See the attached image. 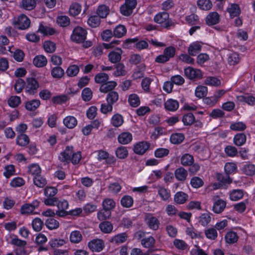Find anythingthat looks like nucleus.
<instances>
[{"mask_svg":"<svg viewBox=\"0 0 255 255\" xmlns=\"http://www.w3.org/2000/svg\"><path fill=\"white\" fill-rule=\"evenodd\" d=\"M88 247L93 252H100L104 249L105 244L101 239H94L89 242Z\"/></svg>","mask_w":255,"mask_h":255,"instance_id":"8","label":"nucleus"},{"mask_svg":"<svg viewBox=\"0 0 255 255\" xmlns=\"http://www.w3.org/2000/svg\"><path fill=\"white\" fill-rule=\"evenodd\" d=\"M128 101L129 105L133 107H137L140 103L139 97L135 94H132L129 95Z\"/></svg>","mask_w":255,"mask_h":255,"instance_id":"40","label":"nucleus"},{"mask_svg":"<svg viewBox=\"0 0 255 255\" xmlns=\"http://www.w3.org/2000/svg\"><path fill=\"white\" fill-rule=\"evenodd\" d=\"M109 12V9L105 5L100 6L97 10V13L101 18L106 17Z\"/></svg>","mask_w":255,"mask_h":255,"instance_id":"58","label":"nucleus"},{"mask_svg":"<svg viewBox=\"0 0 255 255\" xmlns=\"http://www.w3.org/2000/svg\"><path fill=\"white\" fill-rule=\"evenodd\" d=\"M202 45V43L199 41L191 43L188 48V54L192 56H195L201 50Z\"/></svg>","mask_w":255,"mask_h":255,"instance_id":"11","label":"nucleus"},{"mask_svg":"<svg viewBox=\"0 0 255 255\" xmlns=\"http://www.w3.org/2000/svg\"><path fill=\"white\" fill-rule=\"evenodd\" d=\"M197 5L200 9L208 10L211 8L212 3L210 0H198Z\"/></svg>","mask_w":255,"mask_h":255,"instance_id":"37","label":"nucleus"},{"mask_svg":"<svg viewBox=\"0 0 255 255\" xmlns=\"http://www.w3.org/2000/svg\"><path fill=\"white\" fill-rule=\"evenodd\" d=\"M8 105L12 108H16L21 103V99L17 96H12L8 100Z\"/></svg>","mask_w":255,"mask_h":255,"instance_id":"51","label":"nucleus"},{"mask_svg":"<svg viewBox=\"0 0 255 255\" xmlns=\"http://www.w3.org/2000/svg\"><path fill=\"white\" fill-rule=\"evenodd\" d=\"M33 183L38 188H43L47 184L46 179L40 174L34 177L33 178Z\"/></svg>","mask_w":255,"mask_h":255,"instance_id":"33","label":"nucleus"},{"mask_svg":"<svg viewBox=\"0 0 255 255\" xmlns=\"http://www.w3.org/2000/svg\"><path fill=\"white\" fill-rule=\"evenodd\" d=\"M38 30L39 32L43 34L44 35H51L55 32V30L53 28L44 26L42 24H40Z\"/></svg>","mask_w":255,"mask_h":255,"instance_id":"48","label":"nucleus"},{"mask_svg":"<svg viewBox=\"0 0 255 255\" xmlns=\"http://www.w3.org/2000/svg\"><path fill=\"white\" fill-rule=\"evenodd\" d=\"M123 51L121 48H116L111 51L108 54L109 61L112 63H116L121 59Z\"/></svg>","mask_w":255,"mask_h":255,"instance_id":"12","label":"nucleus"},{"mask_svg":"<svg viewBox=\"0 0 255 255\" xmlns=\"http://www.w3.org/2000/svg\"><path fill=\"white\" fill-rule=\"evenodd\" d=\"M31 225L33 229L35 232H39L42 229L43 223L40 218H35L34 220H33Z\"/></svg>","mask_w":255,"mask_h":255,"instance_id":"57","label":"nucleus"},{"mask_svg":"<svg viewBox=\"0 0 255 255\" xmlns=\"http://www.w3.org/2000/svg\"><path fill=\"white\" fill-rule=\"evenodd\" d=\"M154 20L161 26L165 28H168L172 25V21L169 17V14L165 12L157 14L154 16Z\"/></svg>","mask_w":255,"mask_h":255,"instance_id":"2","label":"nucleus"},{"mask_svg":"<svg viewBox=\"0 0 255 255\" xmlns=\"http://www.w3.org/2000/svg\"><path fill=\"white\" fill-rule=\"evenodd\" d=\"M205 83L206 85L211 86H218L221 84L220 80L214 77H207Z\"/></svg>","mask_w":255,"mask_h":255,"instance_id":"61","label":"nucleus"},{"mask_svg":"<svg viewBox=\"0 0 255 255\" xmlns=\"http://www.w3.org/2000/svg\"><path fill=\"white\" fill-rule=\"evenodd\" d=\"M40 105V101L37 99H34L26 102L25 104V107L28 111H32L35 110Z\"/></svg>","mask_w":255,"mask_h":255,"instance_id":"32","label":"nucleus"},{"mask_svg":"<svg viewBox=\"0 0 255 255\" xmlns=\"http://www.w3.org/2000/svg\"><path fill=\"white\" fill-rule=\"evenodd\" d=\"M237 99L239 102H245L250 106H254L255 105V98L249 94L238 96Z\"/></svg>","mask_w":255,"mask_h":255,"instance_id":"21","label":"nucleus"},{"mask_svg":"<svg viewBox=\"0 0 255 255\" xmlns=\"http://www.w3.org/2000/svg\"><path fill=\"white\" fill-rule=\"evenodd\" d=\"M117 86V83L114 81H107L101 85L100 91L102 93H107L114 89Z\"/></svg>","mask_w":255,"mask_h":255,"instance_id":"27","label":"nucleus"},{"mask_svg":"<svg viewBox=\"0 0 255 255\" xmlns=\"http://www.w3.org/2000/svg\"><path fill=\"white\" fill-rule=\"evenodd\" d=\"M111 215V211L103 208L97 213V218L99 220L103 221L109 218Z\"/></svg>","mask_w":255,"mask_h":255,"instance_id":"54","label":"nucleus"},{"mask_svg":"<svg viewBox=\"0 0 255 255\" xmlns=\"http://www.w3.org/2000/svg\"><path fill=\"white\" fill-rule=\"evenodd\" d=\"M124 123L123 117L120 114L114 115L111 119V124L115 127H119Z\"/></svg>","mask_w":255,"mask_h":255,"instance_id":"45","label":"nucleus"},{"mask_svg":"<svg viewBox=\"0 0 255 255\" xmlns=\"http://www.w3.org/2000/svg\"><path fill=\"white\" fill-rule=\"evenodd\" d=\"M117 157L120 159H124L128 155V151L126 147L120 146L116 150Z\"/></svg>","mask_w":255,"mask_h":255,"instance_id":"44","label":"nucleus"},{"mask_svg":"<svg viewBox=\"0 0 255 255\" xmlns=\"http://www.w3.org/2000/svg\"><path fill=\"white\" fill-rule=\"evenodd\" d=\"M243 192L240 189L234 190L232 191L230 195V199L232 201H237L243 197Z\"/></svg>","mask_w":255,"mask_h":255,"instance_id":"59","label":"nucleus"},{"mask_svg":"<svg viewBox=\"0 0 255 255\" xmlns=\"http://www.w3.org/2000/svg\"><path fill=\"white\" fill-rule=\"evenodd\" d=\"M205 234L207 238L214 240L218 237L217 230L213 228H210L205 231Z\"/></svg>","mask_w":255,"mask_h":255,"instance_id":"53","label":"nucleus"},{"mask_svg":"<svg viewBox=\"0 0 255 255\" xmlns=\"http://www.w3.org/2000/svg\"><path fill=\"white\" fill-rule=\"evenodd\" d=\"M178 102L172 99H168L164 103V108L166 111L170 112H175L179 108Z\"/></svg>","mask_w":255,"mask_h":255,"instance_id":"16","label":"nucleus"},{"mask_svg":"<svg viewBox=\"0 0 255 255\" xmlns=\"http://www.w3.org/2000/svg\"><path fill=\"white\" fill-rule=\"evenodd\" d=\"M238 238L239 237L237 233L233 231L227 232L225 237L226 242L229 244L236 243L238 240Z\"/></svg>","mask_w":255,"mask_h":255,"instance_id":"30","label":"nucleus"},{"mask_svg":"<svg viewBox=\"0 0 255 255\" xmlns=\"http://www.w3.org/2000/svg\"><path fill=\"white\" fill-rule=\"evenodd\" d=\"M127 29L124 25L119 24L114 29L113 34L117 38H121L126 35Z\"/></svg>","mask_w":255,"mask_h":255,"instance_id":"31","label":"nucleus"},{"mask_svg":"<svg viewBox=\"0 0 255 255\" xmlns=\"http://www.w3.org/2000/svg\"><path fill=\"white\" fill-rule=\"evenodd\" d=\"M194 159L193 155L185 153L183 154L180 159L181 164L184 166H189L194 163Z\"/></svg>","mask_w":255,"mask_h":255,"instance_id":"23","label":"nucleus"},{"mask_svg":"<svg viewBox=\"0 0 255 255\" xmlns=\"http://www.w3.org/2000/svg\"><path fill=\"white\" fill-rule=\"evenodd\" d=\"M13 24L18 29H25L30 26V20L26 15L21 14L14 19Z\"/></svg>","mask_w":255,"mask_h":255,"instance_id":"3","label":"nucleus"},{"mask_svg":"<svg viewBox=\"0 0 255 255\" xmlns=\"http://www.w3.org/2000/svg\"><path fill=\"white\" fill-rule=\"evenodd\" d=\"M39 86V83L36 79L33 78H27L25 87V92L30 95H33L36 93Z\"/></svg>","mask_w":255,"mask_h":255,"instance_id":"5","label":"nucleus"},{"mask_svg":"<svg viewBox=\"0 0 255 255\" xmlns=\"http://www.w3.org/2000/svg\"><path fill=\"white\" fill-rule=\"evenodd\" d=\"M43 47L45 51L47 53H52L56 49L55 43L51 41H45L43 44Z\"/></svg>","mask_w":255,"mask_h":255,"instance_id":"64","label":"nucleus"},{"mask_svg":"<svg viewBox=\"0 0 255 255\" xmlns=\"http://www.w3.org/2000/svg\"><path fill=\"white\" fill-rule=\"evenodd\" d=\"M109 80V76L105 73H99L95 77V81L97 83L102 85L107 82Z\"/></svg>","mask_w":255,"mask_h":255,"instance_id":"46","label":"nucleus"},{"mask_svg":"<svg viewBox=\"0 0 255 255\" xmlns=\"http://www.w3.org/2000/svg\"><path fill=\"white\" fill-rule=\"evenodd\" d=\"M184 74L185 76L190 79L200 78L202 76V73L200 70L195 69L190 67L185 68Z\"/></svg>","mask_w":255,"mask_h":255,"instance_id":"10","label":"nucleus"},{"mask_svg":"<svg viewBox=\"0 0 255 255\" xmlns=\"http://www.w3.org/2000/svg\"><path fill=\"white\" fill-rule=\"evenodd\" d=\"M69 239L72 243L78 244L82 241L83 236L80 231L75 230L70 233Z\"/></svg>","mask_w":255,"mask_h":255,"instance_id":"24","label":"nucleus"},{"mask_svg":"<svg viewBox=\"0 0 255 255\" xmlns=\"http://www.w3.org/2000/svg\"><path fill=\"white\" fill-rule=\"evenodd\" d=\"M246 141V136L243 133H238L234 138V143L237 146L243 145Z\"/></svg>","mask_w":255,"mask_h":255,"instance_id":"50","label":"nucleus"},{"mask_svg":"<svg viewBox=\"0 0 255 255\" xmlns=\"http://www.w3.org/2000/svg\"><path fill=\"white\" fill-rule=\"evenodd\" d=\"M242 170L247 175L253 176L255 174V165L250 163L245 164Z\"/></svg>","mask_w":255,"mask_h":255,"instance_id":"39","label":"nucleus"},{"mask_svg":"<svg viewBox=\"0 0 255 255\" xmlns=\"http://www.w3.org/2000/svg\"><path fill=\"white\" fill-rule=\"evenodd\" d=\"M132 140V134L129 132H123L118 136V142L122 144H127Z\"/></svg>","mask_w":255,"mask_h":255,"instance_id":"15","label":"nucleus"},{"mask_svg":"<svg viewBox=\"0 0 255 255\" xmlns=\"http://www.w3.org/2000/svg\"><path fill=\"white\" fill-rule=\"evenodd\" d=\"M170 139L172 143L179 144L184 139V135L181 133H174L171 135Z\"/></svg>","mask_w":255,"mask_h":255,"instance_id":"38","label":"nucleus"},{"mask_svg":"<svg viewBox=\"0 0 255 255\" xmlns=\"http://www.w3.org/2000/svg\"><path fill=\"white\" fill-rule=\"evenodd\" d=\"M207 93V88L203 86H198L195 91V96L199 98H202L205 97Z\"/></svg>","mask_w":255,"mask_h":255,"instance_id":"60","label":"nucleus"},{"mask_svg":"<svg viewBox=\"0 0 255 255\" xmlns=\"http://www.w3.org/2000/svg\"><path fill=\"white\" fill-rule=\"evenodd\" d=\"M226 206V202L224 200L218 199L214 202L212 210L214 213L219 214L224 211Z\"/></svg>","mask_w":255,"mask_h":255,"instance_id":"17","label":"nucleus"},{"mask_svg":"<svg viewBox=\"0 0 255 255\" xmlns=\"http://www.w3.org/2000/svg\"><path fill=\"white\" fill-rule=\"evenodd\" d=\"M121 203L123 207L129 208L133 205V200L131 196L126 195L121 199Z\"/></svg>","mask_w":255,"mask_h":255,"instance_id":"49","label":"nucleus"},{"mask_svg":"<svg viewBox=\"0 0 255 255\" xmlns=\"http://www.w3.org/2000/svg\"><path fill=\"white\" fill-rule=\"evenodd\" d=\"M28 172L34 177L37 176L40 174L41 169L37 164H32L28 167Z\"/></svg>","mask_w":255,"mask_h":255,"instance_id":"36","label":"nucleus"},{"mask_svg":"<svg viewBox=\"0 0 255 255\" xmlns=\"http://www.w3.org/2000/svg\"><path fill=\"white\" fill-rule=\"evenodd\" d=\"M63 123L68 128L72 129L77 125L78 122L74 116H68L63 119Z\"/></svg>","mask_w":255,"mask_h":255,"instance_id":"18","label":"nucleus"},{"mask_svg":"<svg viewBox=\"0 0 255 255\" xmlns=\"http://www.w3.org/2000/svg\"><path fill=\"white\" fill-rule=\"evenodd\" d=\"M190 184L192 187L198 188L203 185L204 181L201 178L195 176L191 179Z\"/></svg>","mask_w":255,"mask_h":255,"instance_id":"55","label":"nucleus"},{"mask_svg":"<svg viewBox=\"0 0 255 255\" xmlns=\"http://www.w3.org/2000/svg\"><path fill=\"white\" fill-rule=\"evenodd\" d=\"M81 9V6L79 4L77 3H73L70 6L69 13L70 15L75 16L80 13Z\"/></svg>","mask_w":255,"mask_h":255,"instance_id":"47","label":"nucleus"},{"mask_svg":"<svg viewBox=\"0 0 255 255\" xmlns=\"http://www.w3.org/2000/svg\"><path fill=\"white\" fill-rule=\"evenodd\" d=\"M87 31L81 27H76L73 30L71 35V39L76 43L83 42L86 39Z\"/></svg>","mask_w":255,"mask_h":255,"instance_id":"1","label":"nucleus"},{"mask_svg":"<svg viewBox=\"0 0 255 255\" xmlns=\"http://www.w3.org/2000/svg\"><path fill=\"white\" fill-rule=\"evenodd\" d=\"M119 100V94L115 91L110 92L107 96L106 100L108 103L113 105L116 103Z\"/></svg>","mask_w":255,"mask_h":255,"instance_id":"41","label":"nucleus"},{"mask_svg":"<svg viewBox=\"0 0 255 255\" xmlns=\"http://www.w3.org/2000/svg\"><path fill=\"white\" fill-rule=\"evenodd\" d=\"M152 81L153 79L149 77H146L142 79L141 84L142 89L144 92L146 93L150 92V86Z\"/></svg>","mask_w":255,"mask_h":255,"instance_id":"52","label":"nucleus"},{"mask_svg":"<svg viewBox=\"0 0 255 255\" xmlns=\"http://www.w3.org/2000/svg\"><path fill=\"white\" fill-rule=\"evenodd\" d=\"M72 146H67L65 150L62 151L59 155V159L62 162H69L71 160V157L72 154Z\"/></svg>","mask_w":255,"mask_h":255,"instance_id":"13","label":"nucleus"},{"mask_svg":"<svg viewBox=\"0 0 255 255\" xmlns=\"http://www.w3.org/2000/svg\"><path fill=\"white\" fill-rule=\"evenodd\" d=\"M30 141L29 137L25 134H20L16 138V142L17 145L20 146H26Z\"/></svg>","mask_w":255,"mask_h":255,"instance_id":"26","label":"nucleus"},{"mask_svg":"<svg viewBox=\"0 0 255 255\" xmlns=\"http://www.w3.org/2000/svg\"><path fill=\"white\" fill-rule=\"evenodd\" d=\"M21 5L24 9L30 10L35 7L36 1L35 0H22Z\"/></svg>","mask_w":255,"mask_h":255,"instance_id":"43","label":"nucleus"},{"mask_svg":"<svg viewBox=\"0 0 255 255\" xmlns=\"http://www.w3.org/2000/svg\"><path fill=\"white\" fill-rule=\"evenodd\" d=\"M46 227L50 230H54L59 226V222L53 218H49L45 221Z\"/></svg>","mask_w":255,"mask_h":255,"instance_id":"56","label":"nucleus"},{"mask_svg":"<svg viewBox=\"0 0 255 255\" xmlns=\"http://www.w3.org/2000/svg\"><path fill=\"white\" fill-rule=\"evenodd\" d=\"M157 192L159 196L163 201H167L170 197V192L167 191L165 188L158 186L157 187Z\"/></svg>","mask_w":255,"mask_h":255,"instance_id":"34","label":"nucleus"},{"mask_svg":"<svg viewBox=\"0 0 255 255\" xmlns=\"http://www.w3.org/2000/svg\"><path fill=\"white\" fill-rule=\"evenodd\" d=\"M98 159L99 160H105L108 164H112L115 162V158L113 156H110L109 154L105 151L99 150L98 151Z\"/></svg>","mask_w":255,"mask_h":255,"instance_id":"14","label":"nucleus"},{"mask_svg":"<svg viewBox=\"0 0 255 255\" xmlns=\"http://www.w3.org/2000/svg\"><path fill=\"white\" fill-rule=\"evenodd\" d=\"M227 10L231 17L238 16L241 13L240 6L237 3L229 4Z\"/></svg>","mask_w":255,"mask_h":255,"instance_id":"19","label":"nucleus"},{"mask_svg":"<svg viewBox=\"0 0 255 255\" xmlns=\"http://www.w3.org/2000/svg\"><path fill=\"white\" fill-rule=\"evenodd\" d=\"M219 20V14L216 12H210L206 17V23L209 25L216 24Z\"/></svg>","mask_w":255,"mask_h":255,"instance_id":"20","label":"nucleus"},{"mask_svg":"<svg viewBox=\"0 0 255 255\" xmlns=\"http://www.w3.org/2000/svg\"><path fill=\"white\" fill-rule=\"evenodd\" d=\"M99 228L101 231L104 233H110L113 229V225L108 221L103 222L99 224Z\"/></svg>","mask_w":255,"mask_h":255,"instance_id":"35","label":"nucleus"},{"mask_svg":"<svg viewBox=\"0 0 255 255\" xmlns=\"http://www.w3.org/2000/svg\"><path fill=\"white\" fill-rule=\"evenodd\" d=\"M4 169L3 174L6 178H9L15 173L14 166L12 164L5 166Z\"/></svg>","mask_w":255,"mask_h":255,"instance_id":"63","label":"nucleus"},{"mask_svg":"<svg viewBox=\"0 0 255 255\" xmlns=\"http://www.w3.org/2000/svg\"><path fill=\"white\" fill-rule=\"evenodd\" d=\"M100 19L98 16H91L87 20L89 26L92 27H98L100 24Z\"/></svg>","mask_w":255,"mask_h":255,"instance_id":"62","label":"nucleus"},{"mask_svg":"<svg viewBox=\"0 0 255 255\" xmlns=\"http://www.w3.org/2000/svg\"><path fill=\"white\" fill-rule=\"evenodd\" d=\"M48 244L51 248L56 249L64 246L66 244V241L60 238H52L50 240Z\"/></svg>","mask_w":255,"mask_h":255,"instance_id":"29","label":"nucleus"},{"mask_svg":"<svg viewBox=\"0 0 255 255\" xmlns=\"http://www.w3.org/2000/svg\"><path fill=\"white\" fill-rule=\"evenodd\" d=\"M39 205V201L37 200L33 201L30 204H25L21 206L20 213L21 214H35L34 211Z\"/></svg>","mask_w":255,"mask_h":255,"instance_id":"6","label":"nucleus"},{"mask_svg":"<svg viewBox=\"0 0 255 255\" xmlns=\"http://www.w3.org/2000/svg\"><path fill=\"white\" fill-rule=\"evenodd\" d=\"M57 210L56 214L59 217H64L68 215L67 210L69 207L68 202L65 199L60 200L56 203Z\"/></svg>","mask_w":255,"mask_h":255,"instance_id":"4","label":"nucleus"},{"mask_svg":"<svg viewBox=\"0 0 255 255\" xmlns=\"http://www.w3.org/2000/svg\"><path fill=\"white\" fill-rule=\"evenodd\" d=\"M155 243V241L154 239L151 237L150 236L147 238H145L141 240V244L142 246L146 248H149L153 247Z\"/></svg>","mask_w":255,"mask_h":255,"instance_id":"42","label":"nucleus"},{"mask_svg":"<svg viewBox=\"0 0 255 255\" xmlns=\"http://www.w3.org/2000/svg\"><path fill=\"white\" fill-rule=\"evenodd\" d=\"M188 198V195L183 192H177L174 196V201L178 204L185 203Z\"/></svg>","mask_w":255,"mask_h":255,"instance_id":"25","label":"nucleus"},{"mask_svg":"<svg viewBox=\"0 0 255 255\" xmlns=\"http://www.w3.org/2000/svg\"><path fill=\"white\" fill-rule=\"evenodd\" d=\"M33 63L37 67H43L46 65L47 60L45 56L39 55L34 58Z\"/></svg>","mask_w":255,"mask_h":255,"instance_id":"22","label":"nucleus"},{"mask_svg":"<svg viewBox=\"0 0 255 255\" xmlns=\"http://www.w3.org/2000/svg\"><path fill=\"white\" fill-rule=\"evenodd\" d=\"M149 143L146 141H141L134 145L133 151L137 154H143L149 148Z\"/></svg>","mask_w":255,"mask_h":255,"instance_id":"9","label":"nucleus"},{"mask_svg":"<svg viewBox=\"0 0 255 255\" xmlns=\"http://www.w3.org/2000/svg\"><path fill=\"white\" fill-rule=\"evenodd\" d=\"M145 221L148 227L153 230H157L159 228V221L151 214H147L145 216Z\"/></svg>","mask_w":255,"mask_h":255,"instance_id":"7","label":"nucleus"},{"mask_svg":"<svg viewBox=\"0 0 255 255\" xmlns=\"http://www.w3.org/2000/svg\"><path fill=\"white\" fill-rule=\"evenodd\" d=\"M175 176L179 181H184L187 176L188 173L187 170L183 167H179L175 171Z\"/></svg>","mask_w":255,"mask_h":255,"instance_id":"28","label":"nucleus"}]
</instances>
